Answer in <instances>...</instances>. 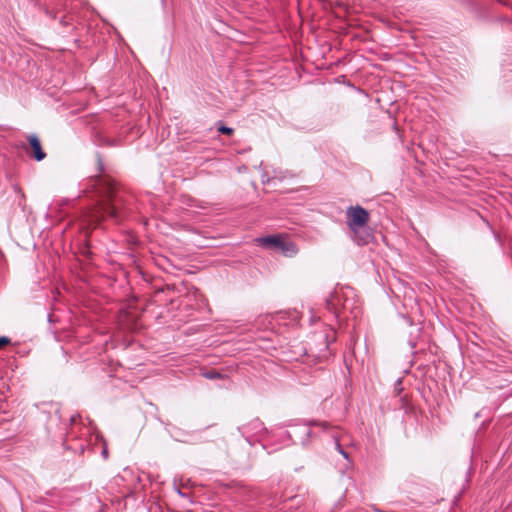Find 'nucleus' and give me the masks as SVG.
<instances>
[{"instance_id": "nucleus-1", "label": "nucleus", "mask_w": 512, "mask_h": 512, "mask_svg": "<svg viewBox=\"0 0 512 512\" xmlns=\"http://www.w3.org/2000/svg\"><path fill=\"white\" fill-rule=\"evenodd\" d=\"M97 191L101 196V200L93 215L95 222L104 219H112L115 223L121 222L129 214V209L125 205V200L116 190L115 186L103 179L99 178L96 182Z\"/></svg>"}, {"instance_id": "nucleus-2", "label": "nucleus", "mask_w": 512, "mask_h": 512, "mask_svg": "<svg viewBox=\"0 0 512 512\" xmlns=\"http://www.w3.org/2000/svg\"><path fill=\"white\" fill-rule=\"evenodd\" d=\"M353 290L349 287H339L334 290L326 301L329 311L340 317L341 313L352 310L353 308Z\"/></svg>"}, {"instance_id": "nucleus-3", "label": "nucleus", "mask_w": 512, "mask_h": 512, "mask_svg": "<svg viewBox=\"0 0 512 512\" xmlns=\"http://www.w3.org/2000/svg\"><path fill=\"white\" fill-rule=\"evenodd\" d=\"M368 219L369 214L367 210L361 206H351L346 211V223L353 232H357L364 227Z\"/></svg>"}, {"instance_id": "nucleus-4", "label": "nucleus", "mask_w": 512, "mask_h": 512, "mask_svg": "<svg viewBox=\"0 0 512 512\" xmlns=\"http://www.w3.org/2000/svg\"><path fill=\"white\" fill-rule=\"evenodd\" d=\"M283 238L284 237L281 235H269L266 237H261L258 238V245L272 249L277 252Z\"/></svg>"}, {"instance_id": "nucleus-5", "label": "nucleus", "mask_w": 512, "mask_h": 512, "mask_svg": "<svg viewBox=\"0 0 512 512\" xmlns=\"http://www.w3.org/2000/svg\"><path fill=\"white\" fill-rule=\"evenodd\" d=\"M28 142L33 151V157L35 158V160L42 161L46 157V153L43 151L41 147V143L38 136L35 134L28 136Z\"/></svg>"}, {"instance_id": "nucleus-6", "label": "nucleus", "mask_w": 512, "mask_h": 512, "mask_svg": "<svg viewBox=\"0 0 512 512\" xmlns=\"http://www.w3.org/2000/svg\"><path fill=\"white\" fill-rule=\"evenodd\" d=\"M277 252L282 253L285 257H294L299 249L296 243L284 237Z\"/></svg>"}, {"instance_id": "nucleus-7", "label": "nucleus", "mask_w": 512, "mask_h": 512, "mask_svg": "<svg viewBox=\"0 0 512 512\" xmlns=\"http://www.w3.org/2000/svg\"><path fill=\"white\" fill-rule=\"evenodd\" d=\"M281 180L282 177L279 176L275 170H273V175H270L268 170H263L261 174V181L267 190H269V188H276L277 183Z\"/></svg>"}, {"instance_id": "nucleus-8", "label": "nucleus", "mask_w": 512, "mask_h": 512, "mask_svg": "<svg viewBox=\"0 0 512 512\" xmlns=\"http://www.w3.org/2000/svg\"><path fill=\"white\" fill-rule=\"evenodd\" d=\"M287 501L291 502V503H295L296 505H299L301 503V500L299 499V496H291V497H287L283 500V506L281 507V510L283 511H287L288 509L291 508V506H287Z\"/></svg>"}, {"instance_id": "nucleus-9", "label": "nucleus", "mask_w": 512, "mask_h": 512, "mask_svg": "<svg viewBox=\"0 0 512 512\" xmlns=\"http://www.w3.org/2000/svg\"><path fill=\"white\" fill-rule=\"evenodd\" d=\"M203 376L206 379H210V380L222 378V375L219 372L214 371V370L207 371V372L203 373Z\"/></svg>"}, {"instance_id": "nucleus-10", "label": "nucleus", "mask_w": 512, "mask_h": 512, "mask_svg": "<svg viewBox=\"0 0 512 512\" xmlns=\"http://www.w3.org/2000/svg\"><path fill=\"white\" fill-rule=\"evenodd\" d=\"M217 130H218L219 133L227 134V135H230V134L233 133V129L232 128L224 126V125H220Z\"/></svg>"}, {"instance_id": "nucleus-11", "label": "nucleus", "mask_w": 512, "mask_h": 512, "mask_svg": "<svg viewBox=\"0 0 512 512\" xmlns=\"http://www.w3.org/2000/svg\"><path fill=\"white\" fill-rule=\"evenodd\" d=\"M11 342L10 338L6 336L0 337V349L6 345H8Z\"/></svg>"}, {"instance_id": "nucleus-12", "label": "nucleus", "mask_w": 512, "mask_h": 512, "mask_svg": "<svg viewBox=\"0 0 512 512\" xmlns=\"http://www.w3.org/2000/svg\"><path fill=\"white\" fill-rule=\"evenodd\" d=\"M102 456H103L105 459H107V457H108V451H107V448H104V449L102 450Z\"/></svg>"}, {"instance_id": "nucleus-13", "label": "nucleus", "mask_w": 512, "mask_h": 512, "mask_svg": "<svg viewBox=\"0 0 512 512\" xmlns=\"http://www.w3.org/2000/svg\"><path fill=\"white\" fill-rule=\"evenodd\" d=\"M267 432H268V430L265 427H263V429L261 431L258 429V436H260V433L262 434V433H267Z\"/></svg>"}, {"instance_id": "nucleus-14", "label": "nucleus", "mask_w": 512, "mask_h": 512, "mask_svg": "<svg viewBox=\"0 0 512 512\" xmlns=\"http://www.w3.org/2000/svg\"><path fill=\"white\" fill-rule=\"evenodd\" d=\"M304 433H305L306 435H309V433H310L309 429L305 427V428H304Z\"/></svg>"}, {"instance_id": "nucleus-15", "label": "nucleus", "mask_w": 512, "mask_h": 512, "mask_svg": "<svg viewBox=\"0 0 512 512\" xmlns=\"http://www.w3.org/2000/svg\"><path fill=\"white\" fill-rule=\"evenodd\" d=\"M339 451L344 457H347L346 453L342 449H339Z\"/></svg>"}]
</instances>
